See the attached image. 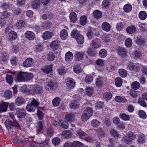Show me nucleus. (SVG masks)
I'll return each instance as SVG.
<instances>
[{"label":"nucleus","mask_w":147,"mask_h":147,"mask_svg":"<svg viewBox=\"0 0 147 147\" xmlns=\"http://www.w3.org/2000/svg\"><path fill=\"white\" fill-rule=\"evenodd\" d=\"M25 37L28 40H32L34 39L35 35L34 33L31 31H27L25 34Z\"/></svg>","instance_id":"nucleus-8"},{"label":"nucleus","mask_w":147,"mask_h":147,"mask_svg":"<svg viewBox=\"0 0 147 147\" xmlns=\"http://www.w3.org/2000/svg\"><path fill=\"white\" fill-rule=\"evenodd\" d=\"M43 128V125L42 121H39L37 123L36 131L37 133H39L42 130Z\"/></svg>","instance_id":"nucleus-37"},{"label":"nucleus","mask_w":147,"mask_h":147,"mask_svg":"<svg viewBox=\"0 0 147 147\" xmlns=\"http://www.w3.org/2000/svg\"><path fill=\"white\" fill-rule=\"evenodd\" d=\"M104 78L103 77H98L96 79L95 84L99 87H101L104 84Z\"/></svg>","instance_id":"nucleus-11"},{"label":"nucleus","mask_w":147,"mask_h":147,"mask_svg":"<svg viewBox=\"0 0 147 147\" xmlns=\"http://www.w3.org/2000/svg\"><path fill=\"white\" fill-rule=\"evenodd\" d=\"M122 80L120 77H117L115 80V83L116 86L118 87H120L122 84Z\"/></svg>","instance_id":"nucleus-34"},{"label":"nucleus","mask_w":147,"mask_h":147,"mask_svg":"<svg viewBox=\"0 0 147 147\" xmlns=\"http://www.w3.org/2000/svg\"><path fill=\"white\" fill-rule=\"evenodd\" d=\"M80 106L79 102L74 101L70 105V107L72 109H76L79 108Z\"/></svg>","instance_id":"nucleus-29"},{"label":"nucleus","mask_w":147,"mask_h":147,"mask_svg":"<svg viewBox=\"0 0 147 147\" xmlns=\"http://www.w3.org/2000/svg\"><path fill=\"white\" fill-rule=\"evenodd\" d=\"M53 33L47 31L43 32L42 35V38L43 40H47L50 39L53 35Z\"/></svg>","instance_id":"nucleus-9"},{"label":"nucleus","mask_w":147,"mask_h":147,"mask_svg":"<svg viewBox=\"0 0 147 147\" xmlns=\"http://www.w3.org/2000/svg\"><path fill=\"white\" fill-rule=\"evenodd\" d=\"M115 100L116 101L119 102L124 103L127 102V100L124 97H121L119 96H116Z\"/></svg>","instance_id":"nucleus-28"},{"label":"nucleus","mask_w":147,"mask_h":147,"mask_svg":"<svg viewBox=\"0 0 147 147\" xmlns=\"http://www.w3.org/2000/svg\"><path fill=\"white\" fill-rule=\"evenodd\" d=\"M23 75L24 77V81L30 80L32 78L33 74L30 73L23 72Z\"/></svg>","instance_id":"nucleus-22"},{"label":"nucleus","mask_w":147,"mask_h":147,"mask_svg":"<svg viewBox=\"0 0 147 147\" xmlns=\"http://www.w3.org/2000/svg\"><path fill=\"white\" fill-rule=\"evenodd\" d=\"M34 65L33 59L31 58H28L23 63V66L25 67H30Z\"/></svg>","instance_id":"nucleus-6"},{"label":"nucleus","mask_w":147,"mask_h":147,"mask_svg":"<svg viewBox=\"0 0 147 147\" xmlns=\"http://www.w3.org/2000/svg\"><path fill=\"white\" fill-rule=\"evenodd\" d=\"M59 125L65 129L67 128L69 126L68 123L66 122L61 120L59 121Z\"/></svg>","instance_id":"nucleus-44"},{"label":"nucleus","mask_w":147,"mask_h":147,"mask_svg":"<svg viewBox=\"0 0 147 147\" xmlns=\"http://www.w3.org/2000/svg\"><path fill=\"white\" fill-rule=\"evenodd\" d=\"M100 122L96 119L92 120L91 122V124L94 127H96L99 125Z\"/></svg>","instance_id":"nucleus-64"},{"label":"nucleus","mask_w":147,"mask_h":147,"mask_svg":"<svg viewBox=\"0 0 147 147\" xmlns=\"http://www.w3.org/2000/svg\"><path fill=\"white\" fill-rule=\"evenodd\" d=\"M74 115L72 114H68L65 116L66 120L68 121L71 122L73 121Z\"/></svg>","instance_id":"nucleus-41"},{"label":"nucleus","mask_w":147,"mask_h":147,"mask_svg":"<svg viewBox=\"0 0 147 147\" xmlns=\"http://www.w3.org/2000/svg\"><path fill=\"white\" fill-rule=\"evenodd\" d=\"M12 96V92L10 91H6L4 93V97L7 99H9Z\"/></svg>","instance_id":"nucleus-48"},{"label":"nucleus","mask_w":147,"mask_h":147,"mask_svg":"<svg viewBox=\"0 0 147 147\" xmlns=\"http://www.w3.org/2000/svg\"><path fill=\"white\" fill-rule=\"evenodd\" d=\"M59 45V42L58 40H56L51 42L50 47L53 50H56L58 48Z\"/></svg>","instance_id":"nucleus-17"},{"label":"nucleus","mask_w":147,"mask_h":147,"mask_svg":"<svg viewBox=\"0 0 147 147\" xmlns=\"http://www.w3.org/2000/svg\"><path fill=\"white\" fill-rule=\"evenodd\" d=\"M36 107L31 103L28 104L26 107V110L29 112H33L36 109Z\"/></svg>","instance_id":"nucleus-39"},{"label":"nucleus","mask_w":147,"mask_h":147,"mask_svg":"<svg viewBox=\"0 0 147 147\" xmlns=\"http://www.w3.org/2000/svg\"><path fill=\"white\" fill-rule=\"evenodd\" d=\"M25 24L24 21L22 20H18L15 26L18 29H21L24 26Z\"/></svg>","instance_id":"nucleus-24"},{"label":"nucleus","mask_w":147,"mask_h":147,"mask_svg":"<svg viewBox=\"0 0 147 147\" xmlns=\"http://www.w3.org/2000/svg\"><path fill=\"white\" fill-rule=\"evenodd\" d=\"M74 72L78 74L81 73L82 71L81 67L78 65L75 66L74 68Z\"/></svg>","instance_id":"nucleus-56"},{"label":"nucleus","mask_w":147,"mask_h":147,"mask_svg":"<svg viewBox=\"0 0 147 147\" xmlns=\"http://www.w3.org/2000/svg\"><path fill=\"white\" fill-rule=\"evenodd\" d=\"M75 134L77 136H79L80 138H82V137L84 136L85 135L84 132L80 129L76 131Z\"/></svg>","instance_id":"nucleus-52"},{"label":"nucleus","mask_w":147,"mask_h":147,"mask_svg":"<svg viewBox=\"0 0 147 147\" xmlns=\"http://www.w3.org/2000/svg\"><path fill=\"white\" fill-rule=\"evenodd\" d=\"M53 135V129L51 127L47 129V130L46 136L47 137L50 138Z\"/></svg>","instance_id":"nucleus-43"},{"label":"nucleus","mask_w":147,"mask_h":147,"mask_svg":"<svg viewBox=\"0 0 147 147\" xmlns=\"http://www.w3.org/2000/svg\"><path fill=\"white\" fill-rule=\"evenodd\" d=\"M137 141L138 143L142 144L145 142V136L144 134H140L138 136Z\"/></svg>","instance_id":"nucleus-19"},{"label":"nucleus","mask_w":147,"mask_h":147,"mask_svg":"<svg viewBox=\"0 0 147 147\" xmlns=\"http://www.w3.org/2000/svg\"><path fill=\"white\" fill-rule=\"evenodd\" d=\"M147 16L146 13L144 11H140L139 13V18L141 20L146 19Z\"/></svg>","instance_id":"nucleus-30"},{"label":"nucleus","mask_w":147,"mask_h":147,"mask_svg":"<svg viewBox=\"0 0 147 147\" xmlns=\"http://www.w3.org/2000/svg\"><path fill=\"white\" fill-rule=\"evenodd\" d=\"M66 84L69 88L72 89L75 86V82L74 80L70 78H67L66 80Z\"/></svg>","instance_id":"nucleus-7"},{"label":"nucleus","mask_w":147,"mask_h":147,"mask_svg":"<svg viewBox=\"0 0 147 147\" xmlns=\"http://www.w3.org/2000/svg\"><path fill=\"white\" fill-rule=\"evenodd\" d=\"M72 147H83L82 143L80 142L75 141L72 142Z\"/></svg>","instance_id":"nucleus-42"},{"label":"nucleus","mask_w":147,"mask_h":147,"mask_svg":"<svg viewBox=\"0 0 147 147\" xmlns=\"http://www.w3.org/2000/svg\"><path fill=\"white\" fill-rule=\"evenodd\" d=\"M132 41L130 38H126L125 41V45L127 47H130L132 46Z\"/></svg>","instance_id":"nucleus-50"},{"label":"nucleus","mask_w":147,"mask_h":147,"mask_svg":"<svg viewBox=\"0 0 147 147\" xmlns=\"http://www.w3.org/2000/svg\"><path fill=\"white\" fill-rule=\"evenodd\" d=\"M136 27L133 25L128 26L126 29L127 32L129 34H133L136 31Z\"/></svg>","instance_id":"nucleus-15"},{"label":"nucleus","mask_w":147,"mask_h":147,"mask_svg":"<svg viewBox=\"0 0 147 147\" xmlns=\"http://www.w3.org/2000/svg\"><path fill=\"white\" fill-rule=\"evenodd\" d=\"M40 5L39 2L37 1H35L32 5V7L34 9H37Z\"/></svg>","instance_id":"nucleus-61"},{"label":"nucleus","mask_w":147,"mask_h":147,"mask_svg":"<svg viewBox=\"0 0 147 147\" xmlns=\"http://www.w3.org/2000/svg\"><path fill=\"white\" fill-rule=\"evenodd\" d=\"M86 111L85 114H86L89 117H90L92 115L93 111L92 109L90 107H88L86 108L84 111Z\"/></svg>","instance_id":"nucleus-47"},{"label":"nucleus","mask_w":147,"mask_h":147,"mask_svg":"<svg viewBox=\"0 0 147 147\" xmlns=\"http://www.w3.org/2000/svg\"><path fill=\"white\" fill-rule=\"evenodd\" d=\"M70 19L73 23L76 22L77 20V18L76 14L74 12H71L69 16Z\"/></svg>","instance_id":"nucleus-26"},{"label":"nucleus","mask_w":147,"mask_h":147,"mask_svg":"<svg viewBox=\"0 0 147 147\" xmlns=\"http://www.w3.org/2000/svg\"><path fill=\"white\" fill-rule=\"evenodd\" d=\"M101 26L102 30L106 32L109 31L111 27V25L109 23L106 22H103Z\"/></svg>","instance_id":"nucleus-13"},{"label":"nucleus","mask_w":147,"mask_h":147,"mask_svg":"<svg viewBox=\"0 0 147 147\" xmlns=\"http://www.w3.org/2000/svg\"><path fill=\"white\" fill-rule=\"evenodd\" d=\"M5 127L8 129L11 128L13 127L12 121L9 119L6 120L5 121Z\"/></svg>","instance_id":"nucleus-40"},{"label":"nucleus","mask_w":147,"mask_h":147,"mask_svg":"<svg viewBox=\"0 0 147 147\" xmlns=\"http://www.w3.org/2000/svg\"><path fill=\"white\" fill-rule=\"evenodd\" d=\"M16 114L18 117L23 118L26 115V112L24 110L18 109L17 110Z\"/></svg>","instance_id":"nucleus-16"},{"label":"nucleus","mask_w":147,"mask_h":147,"mask_svg":"<svg viewBox=\"0 0 147 147\" xmlns=\"http://www.w3.org/2000/svg\"><path fill=\"white\" fill-rule=\"evenodd\" d=\"M131 87L134 90L138 89L140 87V83L138 82H135L131 85Z\"/></svg>","instance_id":"nucleus-54"},{"label":"nucleus","mask_w":147,"mask_h":147,"mask_svg":"<svg viewBox=\"0 0 147 147\" xmlns=\"http://www.w3.org/2000/svg\"><path fill=\"white\" fill-rule=\"evenodd\" d=\"M112 97V95L111 92H107L103 95V98L106 100H109L111 99Z\"/></svg>","instance_id":"nucleus-49"},{"label":"nucleus","mask_w":147,"mask_h":147,"mask_svg":"<svg viewBox=\"0 0 147 147\" xmlns=\"http://www.w3.org/2000/svg\"><path fill=\"white\" fill-rule=\"evenodd\" d=\"M128 137L125 136L123 139L125 142L127 144H129L131 140H134L136 137L135 134L131 131H129L127 133Z\"/></svg>","instance_id":"nucleus-3"},{"label":"nucleus","mask_w":147,"mask_h":147,"mask_svg":"<svg viewBox=\"0 0 147 147\" xmlns=\"http://www.w3.org/2000/svg\"><path fill=\"white\" fill-rule=\"evenodd\" d=\"M93 80V78L91 75H87L85 78V81L88 84L90 83Z\"/></svg>","instance_id":"nucleus-60"},{"label":"nucleus","mask_w":147,"mask_h":147,"mask_svg":"<svg viewBox=\"0 0 147 147\" xmlns=\"http://www.w3.org/2000/svg\"><path fill=\"white\" fill-rule=\"evenodd\" d=\"M71 35L74 38H75L78 44H82L84 41V38L83 36L76 30H73L71 33Z\"/></svg>","instance_id":"nucleus-2"},{"label":"nucleus","mask_w":147,"mask_h":147,"mask_svg":"<svg viewBox=\"0 0 147 147\" xmlns=\"http://www.w3.org/2000/svg\"><path fill=\"white\" fill-rule=\"evenodd\" d=\"M73 55L71 52L69 51L66 53L65 56V59L66 61H71L73 59Z\"/></svg>","instance_id":"nucleus-23"},{"label":"nucleus","mask_w":147,"mask_h":147,"mask_svg":"<svg viewBox=\"0 0 147 147\" xmlns=\"http://www.w3.org/2000/svg\"><path fill=\"white\" fill-rule=\"evenodd\" d=\"M9 105L7 102H3L0 105V111L2 112L6 111Z\"/></svg>","instance_id":"nucleus-27"},{"label":"nucleus","mask_w":147,"mask_h":147,"mask_svg":"<svg viewBox=\"0 0 147 147\" xmlns=\"http://www.w3.org/2000/svg\"><path fill=\"white\" fill-rule=\"evenodd\" d=\"M119 117L125 121H128L130 119L129 116L125 113L121 114L120 115Z\"/></svg>","instance_id":"nucleus-57"},{"label":"nucleus","mask_w":147,"mask_h":147,"mask_svg":"<svg viewBox=\"0 0 147 147\" xmlns=\"http://www.w3.org/2000/svg\"><path fill=\"white\" fill-rule=\"evenodd\" d=\"M55 84L52 80L48 81L46 84V88L47 90H51L54 89Z\"/></svg>","instance_id":"nucleus-10"},{"label":"nucleus","mask_w":147,"mask_h":147,"mask_svg":"<svg viewBox=\"0 0 147 147\" xmlns=\"http://www.w3.org/2000/svg\"><path fill=\"white\" fill-rule=\"evenodd\" d=\"M127 68L131 70L137 71L138 70L137 66L133 63H129L127 65Z\"/></svg>","instance_id":"nucleus-25"},{"label":"nucleus","mask_w":147,"mask_h":147,"mask_svg":"<svg viewBox=\"0 0 147 147\" xmlns=\"http://www.w3.org/2000/svg\"><path fill=\"white\" fill-rule=\"evenodd\" d=\"M87 22V17L85 16H82L80 18V23L81 24L84 26L85 25Z\"/></svg>","instance_id":"nucleus-36"},{"label":"nucleus","mask_w":147,"mask_h":147,"mask_svg":"<svg viewBox=\"0 0 147 147\" xmlns=\"http://www.w3.org/2000/svg\"><path fill=\"white\" fill-rule=\"evenodd\" d=\"M23 74V72H20L18 74L16 78V80L18 82H21L24 81V77Z\"/></svg>","instance_id":"nucleus-33"},{"label":"nucleus","mask_w":147,"mask_h":147,"mask_svg":"<svg viewBox=\"0 0 147 147\" xmlns=\"http://www.w3.org/2000/svg\"><path fill=\"white\" fill-rule=\"evenodd\" d=\"M102 16L101 13L99 10H96L94 12V16L96 19H99L101 18Z\"/></svg>","instance_id":"nucleus-46"},{"label":"nucleus","mask_w":147,"mask_h":147,"mask_svg":"<svg viewBox=\"0 0 147 147\" xmlns=\"http://www.w3.org/2000/svg\"><path fill=\"white\" fill-rule=\"evenodd\" d=\"M136 42L137 45L139 47L141 46L144 43V41L142 38H138Z\"/></svg>","instance_id":"nucleus-59"},{"label":"nucleus","mask_w":147,"mask_h":147,"mask_svg":"<svg viewBox=\"0 0 147 147\" xmlns=\"http://www.w3.org/2000/svg\"><path fill=\"white\" fill-rule=\"evenodd\" d=\"M119 75L123 78L126 77L127 74V71L123 69H119Z\"/></svg>","instance_id":"nucleus-32"},{"label":"nucleus","mask_w":147,"mask_h":147,"mask_svg":"<svg viewBox=\"0 0 147 147\" xmlns=\"http://www.w3.org/2000/svg\"><path fill=\"white\" fill-rule=\"evenodd\" d=\"M103 122L107 127H109L111 125V121L108 118H105L103 120Z\"/></svg>","instance_id":"nucleus-58"},{"label":"nucleus","mask_w":147,"mask_h":147,"mask_svg":"<svg viewBox=\"0 0 147 147\" xmlns=\"http://www.w3.org/2000/svg\"><path fill=\"white\" fill-rule=\"evenodd\" d=\"M25 101L24 99L21 96H18L16 99L15 103L18 106H20L25 103Z\"/></svg>","instance_id":"nucleus-12"},{"label":"nucleus","mask_w":147,"mask_h":147,"mask_svg":"<svg viewBox=\"0 0 147 147\" xmlns=\"http://www.w3.org/2000/svg\"><path fill=\"white\" fill-rule=\"evenodd\" d=\"M52 67V65H47L43 69V72L45 73L48 76L50 77L52 75V74L53 73Z\"/></svg>","instance_id":"nucleus-4"},{"label":"nucleus","mask_w":147,"mask_h":147,"mask_svg":"<svg viewBox=\"0 0 147 147\" xmlns=\"http://www.w3.org/2000/svg\"><path fill=\"white\" fill-rule=\"evenodd\" d=\"M52 143L55 146L59 145L60 143V140L58 138L55 137L53 138L52 140Z\"/></svg>","instance_id":"nucleus-53"},{"label":"nucleus","mask_w":147,"mask_h":147,"mask_svg":"<svg viewBox=\"0 0 147 147\" xmlns=\"http://www.w3.org/2000/svg\"><path fill=\"white\" fill-rule=\"evenodd\" d=\"M99 55L101 58H104L107 56V52L105 49H102L99 51Z\"/></svg>","instance_id":"nucleus-51"},{"label":"nucleus","mask_w":147,"mask_h":147,"mask_svg":"<svg viewBox=\"0 0 147 147\" xmlns=\"http://www.w3.org/2000/svg\"><path fill=\"white\" fill-rule=\"evenodd\" d=\"M85 90L86 94L89 96H91L94 92V89L92 87H87Z\"/></svg>","instance_id":"nucleus-38"},{"label":"nucleus","mask_w":147,"mask_h":147,"mask_svg":"<svg viewBox=\"0 0 147 147\" xmlns=\"http://www.w3.org/2000/svg\"><path fill=\"white\" fill-rule=\"evenodd\" d=\"M92 46L95 48H98L100 47L101 45L97 40H94L92 44Z\"/></svg>","instance_id":"nucleus-45"},{"label":"nucleus","mask_w":147,"mask_h":147,"mask_svg":"<svg viewBox=\"0 0 147 147\" xmlns=\"http://www.w3.org/2000/svg\"><path fill=\"white\" fill-rule=\"evenodd\" d=\"M132 9V7L129 4L125 5L123 7V9L126 12H129L131 11Z\"/></svg>","instance_id":"nucleus-35"},{"label":"nucleus","mask_w":147,"mask_h":147,"mask_svg":"<svg viewBox=\"0 0 147 147\" xmlns=\"http://www.w3.org/2000/svg\"><path fill=\"white\" fill-rule=\"evenodd\" d=\"M17 37V34L14 31L11 32L8 34V38L9 40H14Z\"/></svg>","instance_id":"nucleus-20"},{"label":"nucleus","mask_w":147,"mask_h":147,"mask_svg":"<svg viewBox=\"0 0 147 147\" xmlns=\"http://www.w3.org/2000/svg\"><path fill=\"white\" fill-rule=\"evenodd\" d=\"M83 55L84 53H82L76 52L74 55L75 60L77 61H79L82 60L83 58Z\"/></svg>","instance_id":"nucleus-21"},{"label":"nucleus","mask_w":147,"mask_h":147,"mask_svg":"<svg viewBox=\"0 0 147 147\" xmlns=\"http://www.w3.org/2000/svg\"><path fill=\"white\" fill-rule=\"evenodd\" d=\"M7 54L5 52H2L1 53V59L3 61H7Z\"/></svg>","instance_id":"nucleus-62"},{"label":"nucleus","mask_w":147,"mask_h":147,"mask_svg":"<svg viewBox=\"0 0 147 147\" xmlns=\"http://www.w3.org/2000/svg\"><path fill=\"white\" fill-rule=\"evenodd\" d=\"M25 91L26 94L33 95L36 94L42 93L43 89L42 87L38 85H30L25 90Z\"/></svg>","instance_id":"nucleus-1"},{"label":"nucleus","mask_w":147,"mask_h":147,"mask_svg":"<svg viewBox=\"0 0 147 147\" xmlns=\"http://www.w3.org/2000/svg\"><path fill=\"white\" fill-rule=\"evenodd\" d=\"M118 53L122 58H125L127 56V51L125 49L122 47H120L117 49Z\"/></svg>","instance_id":"nucleus-5"},{"label":"nucleus","mask_w":147,"mask_h":147,"mask_svg":"<svg viewBox=\"0 0 147 147\" xmlns=\"http://www.w3.org/2000/svg\"><path fill=\"white\" fill-rule=\"evenodd\" d=\"M61 134L63 138L67 139L70 138L72 135L71 132L68 130H65L63 131Z\"/></svg>","instance_id":"nucleus-14"},{"label":"nucleus","mask_w":147,"mask_h":147,"mask_svg":"<svg viewBox=\"0 0 147 147\" xmlns=\"http://www.w3.org/2000/svg\"><path fill=\"white\" fill-rule=\"evenodd\" d=\"M60 98L59 97H57L53 99L52 101V103L54 107H57L60 104Z\"/></svg>","instance_id":"nucleus-31"},{"label":"nucleus","mask_w":147,"mask_h":147,"mask_svg":"<svg viewBox=\"0 0 147 147\" xmlns=\"http://www.w3.org/2000/svg\"><path fill=\"white\" fill-rule=\"evenodd\" d=\"M110 0H104L102 3V6L105 8H107L110 5Z\"/></svg>","instance_id":"nucleus-55"},{"label":"nucleus","mask_w":147,"mask_h":147,"mask_svg":"<svg viewBox=\"0 0 147 147\" xmlns=\"http://www.w3.org/2000/svg\"><path fill=\"white\" fill-rule=\"evenodd\" d=\"M110 132L112 136H113L114 137L118 138L119 137V135L118 133L114 129H112L110 131Z\"/></svg>","instance_id":"nucleus-63"},{"label":"nucleus","mask_w":147,"mask_h":147,"mask_svg":"<svg viewBox=\"0 0 147 147\" xmlns=\"http://www.w3.org/2000/svg\"><path fill=\"white\" fill-rule=\"evenodd\" d=\"M60 35L62 39L65 40L67 39L68 37V33L66 30L63 29L61 31Z\"/></svg>","instance_id":"nucleus-18"}]
</instances>
